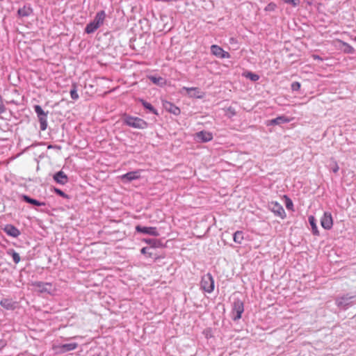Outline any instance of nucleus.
Masks as SVG:
<instances>
[{"instance_id":"1","label":"nucleus","mask_w":356,"mask_h":356,"mask_svg":"<svg viewBox=\"0 0 356 356\" xmlns=\"http://www.w3.org/2000/svg\"><path fill=\"white\" fill-rule=\"evenodd\" d=\"M123 124L130 127L138 129H145L148 127V123L144 120L131 115H124Z\"/></svg>"},{"instance_id":"2","label":"nucleus","mask_w":356,"mask_h":356,"mask_svg":"<svg viewBox=\"0 0 356 356\" xmlns=\"http://www.w3.org/2000/svg\"><path fill=\"white\" fill-rule=\"evenodd\" d=\"M215 287L213 277L210 273L202 276L200 281V289L205 293H211Z\"/></svg>"},{"instance_id":"3","label":"nucleus","mask_w":356,"mask_h":356,"mask_svg":"<svg viewBox=\"0 0 356 356\" xmlns=\"http://www.w3.org/2000/svg\"><path fill=\"white\" fill-rule=\"evenodd\" d=\"M31 285L40 293H47L52 295L54 293L56 289L51 282H43L36 281L32 282Z\"/></svg>"},{"instance_id":"4","label":"nucleus","mask_w":356,"mask_h":356,"mask_svg":"<svg viewBox=\"0 0 356 356\" xmlns=\"http://www.w3.org/2000/svg\"><path fill=\"white\" fill-rule=\"evenodd\" d=\"M244 312V303L239 298L234 299L232 308V318L234 321H236L241 318Z\"/></svg>"},{"instance_id":"5","label":"nucleus","mask_w":356,"mask_h":356,"mask_svg":"<svg viewBox=\"0 0 356 356\" xmlns=\"http://www.w3.org/2000/svg\"><path fill=\"white\" fill-rule=\"evenodd\" d=\"M355 304H356V296H355L346 295L336 299V305L341 309H347Z\"/></svg>"},{"instance_id":"6","label":"nucleus","mask_w":356,"mask_h":356,"mask_svg":"<svg viewBox=\"0 0 356 356\" xmlns=\"http://www.w3.org/2000/svg\"><path fill=\"white\" fill-rule=\"evenodd\" d=\"M34 111L37 114V117L40 122V128L41 131H45L47 128V113L40 105L34 106Z\"/></svg>"},{"instance_id":"7","label":"nucleus","mask_w":356,"mask_h":356,"mask_svg":"<svg viewBox=\"0 0 356 356\" xmlns=\"http://www.w3.org/2000/svg\"><path fill=\"white\" fill-rule=\"evenodd\" d=\"M78 347L77 343H69L54 346L53 348L58 353H65L75 350Z\"/></svg>"},{"instance_id":"8","label":"nucleus","mask_w":356,"mask_h":356,"mask_svg":"<svg viewBox=\"0 0 356 356\" xmlns=\"http://www.w3.org/2000/svg\"><path fill=\"white\" fill-rule=\"evenodd\" d=\"M270 210L277 216L284 219L286 217V213L283 207L277 202H272L269 204Z\"/></svg>"},{"instance_id":"9","label":"nucleus","mask_w":356,"mask_h":356,"mask_svg":"<svg viewBox=\"0 0 356 356\" xmlns=\"http://www.w3.org/2000/svg\"><path fill=\"white\" fill-rule=\"evenodd\" d=\"M135 229L138 233L148 234L152 236H159V232L155 227H143L141 225H137L136 226Z\"/></svg>"},{"instance_id":"10","label":"nucleus","mask_w":356,"mask_h":356,"mask_svg":"<svg viewBox=\"0 0 356 356\" xmlns=\"http://www.w3.org/2000/svg\"><path fill=\"white\" fill-rule=\"evenodd\" d=\"M211 52L213 55L220 58H229L231 57L229 52L225 51L222 47L216 44L211 46Z\"/></svg>"},{"instance_id":"11","label":"nucleus","mask_w":356,"mask_h":356,"mask_svg":"<svg viewBox=\"0 0 356 356\" xmlns=\"http://www.w3.org/2000/svg\"><path fill=\"white\" fill-rule=\"evenodd\" d=\"M321 226L327 230L330 229L333 225L332 216L330 212H325L321 219Z\"/></svg>"},{"instance_id":"12","label":"nucleus","mask_w":356,"mask_h":356,"mask_svg":"<svg viewBox=\"0 0 356 356\" xmlns=\"http://www.w3.org/2000/svg\"><path fill=\"white\" fill-rule=\"evenodd\" d=\"M3 230L7 235L13 238H17L21 234L20 231L11 224L6 225L3 228Z\"/></svg>"},{"instance_id":"13","label":"nucleus","mask_w":356,"mask_h":356,"mask_svg":"<svg viewBox=\"0 0 356 356\" xmlns=\"http://www.w3.org/2000/svg\"><path fill=\"white\" fill-rule=\"evenodd\" d=\"M182 90H186L191 97H196L198 99H201L203 97V93L200 91V90L198 88H188L184 86L182 88Z\"/></svg>"},{"instance_id":"14","label":"nucleus","mask_w":356,"mask_h":356,"mask_svg":"<svg viewBox=\"0 0 356 356\" xmlns=\"http://www.w3.org/2000/svg\"><path fill=\"white\" fill-rule=\"evenodd\" d=\"M53 178L56 183L61 185H65L68 182V177L67 175L62 170L56 172L54 175Z\"/></svg>"},{"instance_id":"15","label":"nucleus","mask_w":356,"mask_h":356,"mask_svg":"<svg viewBox=\"0 0 356 356\" xmlns=\"http://www.w3.org/2000/svg\"><path fill=\"white\" fill-rule=\"evenodd\" d=\"M106 17V13L105 10H99L96 13L92 22L97 26L100 27L101 26H102L104 24Z\"/></svg>"},{"instance_id":"16","label":"nucleus","mask_w":356,"mask_h":356,"mask_svg":"<svg viewBox=\"0 0 356 356\" xmlns=\"http://www.w3.org/2000/svg\"><path fill=\"white\" fill-rule=\"evenodd\" d=\"M196 138L201 142L206 143L213 139V134L209 131H201L196 134Z\"/></svg>"},{"instance_id":"17","label":"nucleus","mask_w":356,"mask_h":356,"mask_svg":"<svg viewBox=\"0 0 356 356\" xmlns=\"http://www.w3.org/2000/svg\"><path fill=\"white\" fill-rule=\"evenodd\" d=\"M33 10L30 4H26L17 10V15L20 17H29Z\"/></svg>"},{"instance_id":"18","label":"nucleus","mask_w":356,"mask_h":356,"mask_svg":"<svg viewBox=\"0 0 356 356\" xmlns=\"http://www.w3.org/2000/svg\"><path fill=\"white\" fill-rule=\"evenodd\" d=\"M140 177V171L136 170L127 172L126 174L122 175L121 178L122 180H125L126 181L129 182L133 180L139 179Z\"/></svg>"},{"instance_id":"19","label":"nucleus","mask_w":356,"mask_h":356,"mask_svg":"<svg viewBox=\"0 0 356 356\" xmlns=\"http://www.w3.org/2000/svg\"><path fill=\"white\" fill-rule=\"evenodd\" d=\"M0 305L4 309L13 310L15 308V302L10 299L4 298L0 301Z\"/></svg>"},{"instance_id":"20","label":"nucleus","mask_w":356,"mask_h":356,"mask_svg":"<svg viewBox=\"0 0 356 356\" xmlns=\"http://www.w3.org/2000/svg\"><path fill=\"white\" fill-rule=\"evenodd\" d=\"M22 198L25 202L35 205V206L39 207V206H44L46 204L45 202H40L35 199L31 198V197H29L26 195H23L22 196Z\"/></svg>"},{"instance_id":"21","label":"nucleus","mask_w":356,"mask_h":356,"mask_svg":"<svg viewBox=\"0 0 356 356\" xmlns=\"http://www.w3.org/2000/svg\"><path fill=\"white\" fill-rule=\"evenodd\" d=\"M289 119L284 115L278 116L270 120V125L282 124L289 122Z\"/></svg>"},{"instance_id":"22","label":"nucleus","mask_w":356,"mask_h":356,"mask_svg":"<svg viewBox=\"0 0 356 356\" xmlns=\"http://www.w3.org/2000/svg\"><path fill=\"white\" fill-rule=\"evenodd\" d=\"M139 102L142 104L143 107L147 109L150 113L156 115L159 114L157 110L150 103L143 99H140Z\"/></svg>"},{"instance_id":"23","label":"nucleus","mask_w":356,"mask_h":356,"mask_svg":"<svg viewBox=\"0 0 356 356\" xmlns=\"http://www.w3.org/2000/svg\"><path fill=\"white\" fill-rule=\"evenodd\" d=\"M309 222L311 225V227H312V232L313 233L314 235H316V236H318L319 235V232L318 230V227H317V225H316V219L314 216H310L309 217Z\"/></svg>"},{"instance_id":"24","label":"nucleus","mask_w":356,"mask_h":356,"mask_svg":"<svg viewBox=\"0 0 356 356\" xmlns=\"http://www.w3.org/2000/svg\"><path fill=\"white\" fill-rule=\"evenodd\" d=\"M99 27L97 26L92 21L88 23L85 28V33L91 34L95 32Z\"/></svg>"},{"instance_id":"25","label":"nucleus","mask_w":356,"mask_h":356,"mask_svg":"<svg viewBox=\"0 0 356 356\" xmlns=\"http://www.w3.org/2000/svg\"><path fill=\"white\" fill-rule=\"evenodd\" d=\"M148 79L154 84L157 86H163L165 83L164 79L161 76H156L153 75L148 76Z\"/></svg>"},{"instance_id":"26","label":"nucleus","mask_w":356,"mask_h":356,"mask_svg":"<svg viewBox=\"0 0 356 356\" xmlns=\"http://www.w3.org/2000/svg\"><path fill=\"white\" fill-rule=\"evenodd\" d=\"M244 234L242 231H236L233 235V240L236 243L241 244L244 238Z\"/></svg>"},{"instance_id":"27","label":"nucleus","mask_w":356,"mask_h":356,"mask_svg":"<svg viewBox=\"0 0 356 356\" xmlns=\"http://www.w3.org/2000/svg\"><path fill=\"white\" fill-rule=\"evenodd\" d=\"M147 244L150 245L151 248H158L160 245V241L155 238H146L143 240Z\"/></svg>"},{"instance_id":"28","label":"nucleus","mask_w":356,"mask_h":356,"mask_svg":"<svg viewBox=\"0 0 356 356\" xmlns=\"http://www.w3.org/2000/svg\"><path fill=\"white\" fill-rule=\"evenodd\" d=\"M343 47V52L346 54H353L355 53V49L348 43L346 42H342Z\"/></svg>"},{"instance_id":"29","label":"nucleus","mask_w":356,"mask_h":356,"mask_svg":"<svg viewBox=\"0 0 356 356\" xmlns=\"http://www.w3.org/2000/svg\"><path fill=\"white\" fill-rule=\"evenodd\" d=\"M70 93L73 100H77L79 99V96L77 92V86L75 83L72 84Z\"/></svg>"},{"instance_id":"30","label":"nucleus","mask_w":356,"mask_h":356,"mask_svg":"<svg viewBox=\"0 0 356 356\" xmlns=\"http://www.w3.org/2000/svg\"><path fill=\"white\" fill-rule=\"evenodd\" d=\"M8 254H11L13 260L15 264H18L20 261V256L19 254L15 252V250H12L10 252H8Z\"/></svg>"},{"instance_id":"31","label":"nucleus","mask_w":356,"mask_h":356,"mask_svg":"<svg viewBox=\"0 0 356 356\" xmlns=\"http://www.w3.org/2000/svg\"><path fill=\"white\" fill-rule=\"evenodd\" d=\"M150 248L144 247L141 249L140 252L143 254L146 255L147 257H152V253L149 252Z\"/></svg>"},{"instance_id":"32","label":"nucleus","mask_w":356,"mask_h":356,"mask_svg":"<svg viewBox=\"0 0 356 356\" xmlns=\"http://www.w3.org/2000/svg\"><path fill=\"white\" fill-rule=\"evenodd\" d=\"M246 76L253 81H257L259 79V76L252 72H248Z\"/></svg>"},{"instance_id":"33","label":"nucleus","mask_w":356,"mask_h":356,"mask_svg":"<svg viewBox=\"0 0 356 356\" xmlns=\"http://www.w3.org/2000/svg\"><path fill=\"white\" fill-rule=\"evenodd\" d=\"M170 108L169 109L170 112L175 114V115H179L180 113V109L174 106L173 104H170Z\"/></svg>"},{"instance_id":"34","label":"nucleus","mask_w":356,"mask_h":356,"mask_svg":"<svg viewBox=\"0 0 356 356\" xmlns=\"http://www.w3.org/2000/svg\"><path fill=\"white\" fill-rule=\"evenodd\" d=\"M54 192H55L57 195H60V197H64V198H67V199H68V198H69L68 195H67L65 193H64V192H63V191H61L60 189L57 188H54Z\"/></svg>"},{"instance_id":"35","label":"nucleus","mask_w":356,"mask_h":356,"mask_svg":"<svg viewBox=\"0 0 356 356\" xmlns=\"http://www.w3.org/2000/svg\"><path fill=\"white\" fill-rule=\"evenodd\" d=\"M300 83L298 81H294L291 83V88L293 91H298L300 89Z\"/></svg>"},{"instance_id":"36","label":"nucleus","mask_w":356,"mask_h":356,"mask_svg":"<svg viewBox=\"0 0 356 356\" xmlns=\"http://www.w3.org/2000/svg\"><path fill=\"white\" fill-rule=\"evenodd\" d=\"M276 4L274 3H270L265 7L266 11H274L276 8Z\"/></svg>"},{"instance_id":"37","label":"nucleus","mask_w":356,"mask_h":356,"mask_svg":"<svg viewBox=\"0 0 356 356\" xmlns=\"http://www.w3.org/2000/svg\"><path fill=\"white\" fill-rule=\"evenodd\" d=\"M6 108L5 105L3 104V98L0 95V115L3 114L6 112Z\"/></svg>"},{"instance_id":"38","label":"nucleus","mask_w":356,"mask_h":356,"mask_svg":"<svg viewBox=\"0 0 356 356\" xmlns=\"http://www.w3.org/2000/svg\"><path fill=\"white\" fill-rule=\"evenodd\" d=\"M283 1L286 3L291 4L293 6H296L300 3V0H283Z\"/></svg>"},{"instance_id":"39","label":"nucleus","mask_w":356,"mask_h":356,"mask_svg":"<svg viewBox=\"0 0 356 356\" xmlns=\"http://www.w3.org/2000/svg\"><path fill=\"white\" fill-rule=\"evenodd\" d=\"M286 207L287 209H293V202L289 197H286Z\"/></svg>"},{"instance_id":"40","label":"nucleus","mask_w":356,"mask_h":356,"mask_svg":"<svg viewBox=\"0 0 356 356\" xmlns=\"http://www.w3.org/2000/svg\"><path fill=\"white\" fill-rule=\"evenodd\" d=\"M333 167L332 168V171L334 172V173H337L338 172L339 170V167L337 163V161H333Z\"/></svg>"},{"instance_id":"41","label":"nucleus","mask_w":356,"mask_h":356,"mask_svg":"<svg viewBox=\"0 0 356 356\" xmlns=\"http://www.w3.org/2000/svg\"><path fill=\"white\" fill-rule=\"evenodd\" d=\"M6 341L3 339H0V349L4 348L6 346Z\"/></svg>"},{"instance_id":"42","label":"nucleus","mask_w":356,"mask_h":356,"mask_svg":"<svg viewBox=\"0 0 356 356\" xmlns=\"http://www.w3.org/2000/svg\"><path fill=\"white\" fill-rule=\"evenodd\" d=\"M53 147H54V146L51 145L48 146V149H51V148H53ZM54 147L58 148V149H60V147H57V146H54Z\"/></svg>"},{"instance_id":"43","label":"nucleus","mask_w":356,"mask_h":356,"mask_svg":"<svg viewBox=\"0 0 356 356\" xmlns=\"http://www.w3.org/2000/svg\"><path fill=\"white\" fill-rule=\"evenodd\" d=\"M209 334H206V337H207V338H208V337H209Z\"/></svg>"},{"instance_id":"44","label":"nucleus","mask_w":356,"mask_h":356,"mask_svg":"<svg viewBox=\"0 0 356 356\" xmlns=\"http://www.w3.org/2000/svg\"><path fill=\"white\" fill-rule=\"evenodd\" d=\"M354 41H356V36L353 39Z\"/></svg>"}]
</instances>
